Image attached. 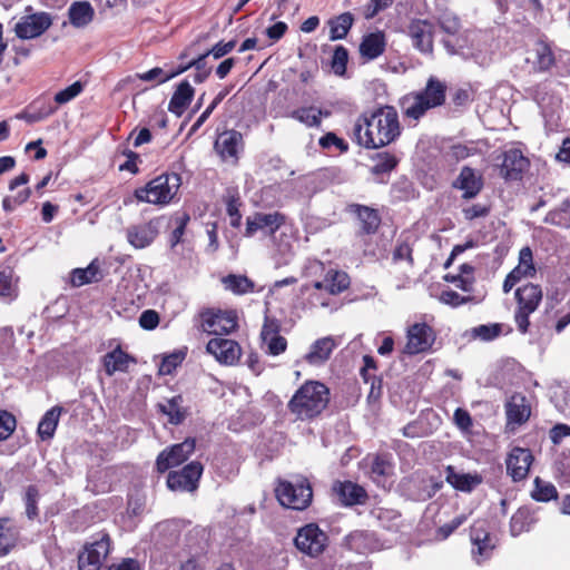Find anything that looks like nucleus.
<instances>
[{
	"mask_svg": "<svg viewBox=\"0 0 570 570\" xmlns=\"http://www.w3.org/2000/svg\"><path fill=\"white\" fill-rule=\"evenodd\" d=\"M330 390L318 381H306L291 397L287 409L296 420L306 421L318 416L328 405Z\"/></svg>",
	"mask_w": 570,
	"mask_h": 570,
	"instance_id": "obj_2",
	"label": "nucleus"
},
{
	"mask_svg": "<svg viewBox=\"0 0 570 570\" xmlns=\"http://www.w3.org/2000/svg\"><path fill=\"white\" fill-rule=\"evenodd\" d=\"M503 328L501 323L481 324L472 327L470 334L474 340L491 342L503 333Z\"/></svg>",
	"mask_w": 570,
	"mask_h": 570,
	"instance_id": "obj_43",
	"label": "nucleus"
},
{
	"mask_svg": "<svg viewBox=\"0 0 570 570\" xmlns=\"http://www.w3.org/2000/svg\"><path fill=\"white\" fill-rule=\"evenodd\" d=\"M207 56H209L208 52L199 56L197 59L191 60L187 66L180 67L176 71L163 77L161 79H159V82L160 83L166 82L167 80L174 78L175 76L180 75L181 72L186 71L190 67H195L196 70H210L209 68H206L205 59Z\"/></svg>",
	"mask_w": 570,
	"mask_h": 570,
	"instance_id": "obj_55",
	"label": "nucleus"
},
{
	"mask_svg": "<svg viewBox=\"0 0 570 570\" xmlns=\"http://www.w3.org/2000/svg\"><path fill=\"white\" fill-rule=\"evenodd\" d=\"M507 429L514 431L515 428L525 423L530 415L531 409L524 395L520 393L513 394L505 403Z\"/></svg>",
	"mask_w": 570,
	"mask_h": 570,
	"instance_id": "obj_20",
	"label": "nucleus"
},
{
	"mask_svg": "<svg viewBox=\"0 0 570 570\" xmlns=\"http://www.w3.org/2000/svg\"><path fill=\"white\" fill-rule=\"evenodd\" d=\"M194 96V88L187 80L181 81L170 98L168 110L176 116H181Z\"/></svg>",
	"mask_w": 570,
	"mask_h": 570,
	"instance_id": "obj_32",
	"label": "nucleus"
},
{
	"mask_svg": "<svg viewBox=\"0 0 570 570\" xmlns=\"http://www.w3.org/2000/svg\"><path fill=\"white\" fill-rule=\"evenodd\" d=\"M326 533L314 523L303 527L295 537L296 548L309 557L321 554L326 547Z\"/></svg>",
	"mask_w": 570,
	"mask_h": 570,
	"instance_id": "obj_11",
	"label": "nucleus"
},
{
	"mask_svg": "<svg viewBox=\"0 0 570 570\" xmlns=\"http://www.w3.org/2000/svg\"><path fill=\"white\" fill-rule=\"evenodd\" d=\"M236 46L235 40H230L228 42H218L216 43L210 50L207 52L209 55H213L215 59H219L224 57L225 55L229 53Z\"/></svg>",
	"mask_w": 570,
	"mask_h": 570,
	"instance_id": "obj_64",
	"label": "nucleus"
},
{
	"mask_svg": "<svg viewBox=\"0 0 570 570\" xmlns=\"http://www.w3.org/2000/svg\"><path fill=\"white\" fill-rule=\"evenodd\" d=\"M531 495L538 502H549L558 498V491L552 483L535 478Z\"/></svg>",
	"mask_w": 570,
	"mask_h": 570,
	"instance_id": "obj_45",
	"label": "nucleus"
},
{
	"mask_svg": "<svg viewBox=\"0 0 570 570\" xmlns=\"http://www.w3.org/2000/svg\"><path fill=\"white\" fill-rule=\"evenodd\" d=\"M18 537L14 522L9 518L0 519V556H6L14 546Z\"/></svg>",
	"mask_w": 570,
	"mask_h": 570,
	"instance_id": "obj_40",
	"label": "nucleus"
},
{
	"mask_svg": "<svg viewBox=\"0 0 570 570\" xmlns=\"http://www.w3.org/2000/svg\"><path fill=\"white\" fill-rule=\"evenodd\" d=\"M345 543L350 550L364 554L377 549V542L374 534L368 531H354L345 538Z\"/></svg>",
	"mask_w": 570,
	"mask_h": 570,
	"instance_id": "obj_33",
	"label": "nucleus"
},
{
	"mask_svg": "<svg viewBox=\"0 0 570 570\" xmlns=\"http://www.w3.org/2000/svg\"><path fill=\"white\" fill-rule=\"evenodd\" d=\"M30 196V189L23 188L22 190L17 191L16 195L7 196L2 200V208L4 212H12L16 209L18 205H21L22 203L27 202V199Z\"/></svg>",
	"mask_w": 570,
	"mask_h": 570,
	"instance_id": "obj_54",
	"label": "nucleus"
},
{
	"mask_svg": "<svg viewBox=\"0 0 570 570\" xmlns=\"http://www.w3.org/2000/svg\"><path fill=\"white\" fill-rule=\"evenodd\" d=\"M39 491L35 485H29L24 493L26 514L32 520L38 515L37 503L39 500Z\"/></svg>",
	"mask_w": 570,
	"mask_h": 570,
	"instance_id": "obj_51",
	"label": "nucleus"
},
{
	"mask_svg": "<svg viewBox=\"0 0 570 570\" xmlns=\"http://www.w3.org/2000/svg\"><path fill=\"white\" fill-rule=\"evenodd\" d=\"M261 337L266 352L269 355H279L286 351L287 341L279 335V325L277 321L267 318L262 327Z\"/></svg>",
	"mask_w": 570,
	"mask_h": 570,
	"instance_id": "obj_21",
	"label": "nucleus"
},
{
	"mask_svg": "<svg viewBox=\"0 0 570 570\" xmlns=\"http://www.w3.org/2000/svg\"><path fill=\"white\" fill-rule=\"evenodd\" d=\"M102 362L106 374L111 376L116 372H126L129 363L134 362V358L130 357L120 347H117L111 352L107 353L104 356Z\"/></svg>",
	"mask_w": 570,
	"mask_h": 570,
	"instance_id": "obj_34",
	"label": "nucleus"
},
{
	"mask_svg": "<svg viewBox=\"0 0 570 570\" xmlns=\"http://www.w3.org/2000/svg\"><path fill=\"white\" fill-rule=\"evenodd\" d=\"M453 186L463 191L464 198H473L482 189V175L478 170L464 166L453 183Z\"/></svg>",
	"mask_w": 570,
	"mask_h": 570,
	"instance_id": "obj_25",
	"label": "nucleus"
},
{
	"mask_svg": "<svg viewBox=\"0 0 570 570\" xmlns=\"http://www.w3.org/2000/svg\"><path fill=\"white\" fill-rule=\"evenodd\" d=\"M448 86L439 78L431 76L422 90L406 95L402 100L404 115L419 120L428 110L442 106L446 99Z\"/></svg>",
	"mask_w": 570,
	"mask_h": 570,
	"instance_id": "obj_3",
	"label": "nucleus"
},
{
	"mask_svg": "<svg viewBox=\"0 0 570 570\" xmlns=\"http://www.w3.org/2000/svg\"><path fill=\"white\" fill-rule=\"evenodd\" d=\"M158 234L157 224L150 220L142 225H134L127 229V240L135 248L149 246Z\"/></svg>",
	"mask_w": 570,
	"mask_h": 570,
	"instance_id": "obj_26",
	"label": "nucleus"
},
{
	"mask_svg": "<svg viewBox=\"0 0 570 570\" xmlns=\"http://www.w3.org/2000/svg\"><path fill=\"white\" fill-rule=\"evenodd\" d=\"M535 522L534 513L529 508H520L511 517L510 533L513 537H518L523 532L530 531Z\"/></svg>",
	"mask_w": 570,
	"mask_h": 570,
	"instance_id": "obj_36",
	"label": "nucleus"
},
{
	"mask_svg": "<svg viewBox=\"0 0 570 570\" xmlns=\"http://www.w3.org/2000/svg\"><path fill=\"white\" fill-rule=\"evenodd\" d=\"M393 261L394 262H406L409 266H412L413 258H412V248L407 243H401L396 246L393 253Z\"/></svg>",
	"mask_w": 570,
	"mask_h": 570,
	"instance_id": "obj_60",
	"label": "nucleus"
},
{
	"mask_svg": "<svg viewBox=\"0 0 570 570\" xmlns=\"http://www.w3.org/2000/svg\"><path fill=\"white\" fill-rule=\"evenodd\" d=\"M70 23L76 28L88 26L95 17V9L88 1H75L68 8Z\"/></svg>",
	"mask_w": 570,
	"mask_h": 570,
	"instance_id": "obj_30",
	"label": "nucleus"
},
{
	"mask_svg": "<svg viewBox=\"0 0 570 570\" xmlns=\"http://www.w3.org/2000/svg\"><path fill=\"white\" fill-rule=\"evenodd\" d=\"M535 71L543 72L549 70L554 63V57L551 49L543 43H539L533 53V58H528Z\"/></svg>",
	"mask_w": 570,
	"mask_h": 570,
	"instance_id": "obj_42",
	"label": "nucleus"
},
{
	"mask_svg": "<svg viewBox=\"0 0 570 570\" xmlns=\"http://www.w3.org/2000/svg\"><path fill=\"white\" fill-rule=\"evenodd\" d=\"M445 480L454 489L462 492H471L482 483V478L478 473H459L451 465L445 470Z\"/></svg>",
	"mask_w": 570,
	"mask_h": 570,
	"instance_id": "obj_29",
	"label": "nucleus"
},
{
	"mask_svg": "<svg viewBox=\"0 0 570 570\" xmlns=\"http://www.w3.org/2000/svg\"><path fill=\"white\" fill-rule=\"evenodd\" d=\"M320 145L323 148H331L332 146H335L341 151L347 150L346 142L343 139L338 138L334 132H327L326 135L321 137Z\"/></svg>",
	"mask_w": 570,
	"mask_h": 570,
	"instance_id": "obj_61",
	"label": "nucleus"
},
{
	"mask_svg": "<svg viewBox=\"0 0 570 570\" xmlns=\"http://www.w3.org/2000/svg\"><path fill=\"white\" fill-rule=\"evenodd\" d=\"M409 36L413 46L423 53L433 50V26L426 20H414L409 26Z\"/></svg>",
	"mask_w": 570,
	"mask_h": 570,
	"instance_id": "obj_22",
	"label": "nucleus"
},
{
	"mask_svg": "<svg viewBox=\"0 0 570 570\" xmlns=\"http://www.w3.org/2000/svg\"><path fill=\"white\" fill-rule=\"evenodd\" d=\"M159 323V315L153 309H146L140 314L139 324L145 330H154Z\"/></svg>",
	"mask_w": 570,
	"mask_h": 570,
	"instance_id": "obj_62",
	"label": "nucleus"
},
{
	"mask_svg": "<svg viewBox=\"0 0 570 570\" xmlns=\"http://www.w3.org/2000/svg\"><path fill=\"white\" fill-rule=\"evenodd\" d=\"M354 22V17L351 12H344L328 21L330 24V39L335 41L344 39Z\"/></svg>",
	"mask_w": 570,
	"mask_h": 570,
	"instance_id": "obj_41",
	"label": "nucleus"
},
{
	"mask_svg": "<svg viewBox=\"0 0 570 570\" xmlns=\"http://www.w3.org/2000/svg\"><path fill=\"white\" fill-rule=\"evenodd\" d=\"M347 60V50L343 46L336 47L331 61V68L336 76H343L345 73Z\"/></svg>",
	"mask_w": 570,
	"mask_h": 570,
	"instance_id": "obj_50",
	"label": "nucleus"
},
{
	"mask_svg": "<svg viewBox=\"0 0 570 570\" xmlns=\"http://www.w3.org/2000/svg\"><path fill=\"white\" fill-rule=\"evenodd\" d=\"M385 37L381 31L372 32L363 37L360 45V53L367 60L380 57L385 50Z\"/></svg>",
	"mask_w": 570,
	"mask_h": 570,
	"instance_id": "obj_31",
	"label": "nucleus"
},
{
	"mask_svg": "<svg viewBox=\"0 0 570 570\" xmlns=\"http://www.w3.org/2000/svg\"><path fill=\"white\" fill-rule=\"evenodd\" d=\"M333 492L344 505L362 504L366 499V491L352 481L335 482Z\"/></svg>",
	"mask_w": 570,
	"mask_h": 570,
	"instance_id": "obj_27",
	"label": "nucleus"
},
{
	"mask_svg": "<svg viewBox=\"0 0 570 570\" xmlns=\"http://www.w3.org/2000/svg\"><path fill=\"white\" fill-rule=\"evenodd\" d=\"M204 468L200 462L193 461L179 471H171L167 478V485L173 491L193 492L198 488Z\"/></svg>",
	"mask_w": 570,
	"mask_h": 570,
	"instance_id": "obj_9",
	"label": "nucleus"
},
{
	"mask_svg": "<svg viewBox=\"0 0 570 570\" xmlns=\"http://www.w3.org/2000/svg\"><path fill=\"white\" fill-rule=\"evenodd\" d=\"M401 134L399 115L394 107L384 106L362 115L354 126V136L358 145L376 149L393 142Z\"/></svg>",
	"mask_w": 570,
	"mask_h": 570,
	"instance_id": "obj_1",
	"label": "nucleus"
},
{
	"mask_svg": "<svg viewBox=\"0 0 570 570\" xmlns=\"http://www.w3.org/2000/svg\"><path fill=\"white\" fill-rule=\"evenodd\" d=\"M440 301L446 305L456 307L469 301V297H463L452 289L443 291L440 295Z\"/></svg>",
	"mask_w": 570,
	"mask_h": 570,
	"instance_id": "obj_58",
	"label": "nucleus"
},
{
	"mask_svg": "<svg viewBox=\"0 0 570 570\" xmlns=\"http://www.w3.org/2000/svg\"><path fill=\"white\" fill-rule=\"evenodd\" d=\"M358 228L361 234H373L376 232L381 224L380 216H357Z\"/></svg>",
	"mask_w": 570,
	"mask_h": 570,
	"instance_id": "obj_57",
	"label": "nucleus"
},
{
	"mask_svg": "<svg viewBox=\"0 0 570 570\" xmlns=\"http://www.w3.org/2000/svg\"><path fill=\"white\" fill-rule=\"evenodd\" d=\"M52 24L51 16L47 12L26 14L14 26V32L22 40L33 39L45 33Z\"/></svg>",
	"mask_w": 570,
	"mask_h": 570,
	"instance_id": "obj_12",
	"label": "nucleus"
},
{
	"mask_svg": "<svg viewBox=\"0 0 570 570\" xmlns=\"http://www.w3.org/2000/svg\"><path fill=\"white\" fill-rule=\"evenodd\" d=\"M227 214H238L240 207L239 194L236 189H227L224 197Z\"/></svg>",
	"mask_w": 570,
	"mask_h": 570,
	"instance_id": "obj_59",
	"label": "nucleus"
},
{
	"mask_svg": "<svg viewBox=\"0 0 570 570\" xmlns=\"http://www.w3.org/2000/svg\"><path fill=\"white\" fill-rule=\"evenodd\" d=\"M0 296L8 301H12L18 296L17 284L11 269L0 272Z\"/></svg>",
	"mask_w": 570,
	"mask_h": 570,
	"instance_id": "obj_46",
	"label": "nucleus"
},
{
	"mask_svg": "<svg viewBox=\"0 0 570 570\" xmlns=\"http://www.w3.org/2000/svg\"><path fill=\"white\" fill-rule=\"evenodd\" d=\"M397 165V159L395 156L389 153L377 154L374 158V165L372 167V173L375 175H381L385 173H390Z\"/></svg>",
	"mask_w": 570,
	"mask_h": 570,
	"instance_id": "obj_48",
	"label": "nucleus"
},
{
	"mask_svg": "<svg viewBox=\"0 0 570 570\" xmlns=\"http://www.w3.org/2000/svg\"><path fill=\"white\" fill-rule=\"evenodd\" d=\"M83 86L80 81H76L67 88L55 95V101L58 105H65L81 94Z\"/></svg>",
	"mask_w": 570,
	"mask_h": 570,
	"instance_id": "obj_52",
	"label": "nucleus"
},
{
	"mask_svg": "<svg viewBox=\"0 0 570 570\" xmlns=\"http://www.w3.org/2000/svg\"><path fill=\"white\" fill-rule=\"evenodd\" d=\"M392 465L385 455H375L371 463V476L375 482L391 473Z\"/></svg>",
	"mask_w": 570,
	"mask_h": 570,
	"instance_id": "obj_49",
	"label": "nucleus"
},
{
	"mask_svg": "<svg viewBox=\"0 0 570 570\" xmlns=\"http://www.w3.org/2000/svg\"><path fill=\"white\" fill-rule=\"evenodd\" d=\"M181 395H175L157 404L158 411L168 417L173 425L181 424L187 417V407Z\"/></svg>",
	"mask_w": 570,
	"mask_h": 570,
	"instance_id": "obj_28",
	"label": "nucleus"
},
{
	"mask_svg": "<svg viewBox=\"0 0 570 570\" xmlns=\"http://www.w3.org/2000/svg\"><path fill=\"white\" fill-rule=\"evenodd\" d=\"M244 141L239 131L229 129L219 134L215 140L214 149L223 160H238V154L243 149Z\"/></svg>",
	"mask_w": 570,
	"mask_h": 570,
	"instance_id": "obj_18",
	"label": "nucleus"
},
{
	"mask_svg": "<svg viewBox=\"0 0 570 570\" xmlns=\"http://www.w3.org/2000/svg\"><path fill=\"white\" fill-rule=\"evenodd\" d=\"M62 411L61 406L56 405L43 414L38 424V434L42 441L52 439Z\"/></svg>",
	"mask_w": 570,
	"mask_h": 570,
	"instance_id": "obj_37",
	"label": "nucleus"
},
{
	"mask_svg": "<svg viewBox=\"0 0 570 570\" xmlns=\"http://www.w3.org/2000/svg\"><path fill=\"white\" fill-rule=\"evenodd\" d=\"M188 220H189V216H181L176 222V227L173 230L170 238H169L171 255H178L179 254L178 246L180 244L184 246L186 243V240L183 238V235L185 233V228H186Z\"/></svg>",
	"mask_w": 570,
	"mask_h": 570,
	"instance_id": "obj_47",
	"label": "nucleus"
},
{
	"mask_svg": "<svg viewBox=\"0 0 570 570\" xmlns=\"http://www.w3.org/2000/svg\"><path fill=\"white\" fill-rule=\"evenodd\" d=\"M518 308L514 313V321L518 330L525 334L530 321L529 316L537 311L542 301V289L537 284H525L515 291Z\"/></svg>",
	"mask_w": 570,
	"mask_h": 570,
	"instance_id": "obj_6",
	"label": "nucleus"
},
{
	"mask_svg": "<svg viewBox=\"0 0 570 570\" xmlns=\"http://www.w3.org/2000/svg\"><path fill=\"white\" fill-rule=\"evenodd\" d=\"M440 26L442 30L449 35L458 33L461 27L459 18L449 12L440 17Z\"/></svg>",
	"mask_w": 570,
	"mask_h": 570,
	"instance_id": "obj_56",
	"label": "nucleus"
},
{
	"mask_svg": "<svg viewBox=\"0 0 570 570\" xmlns=\"http://www.w3.org/2000/svg\"><path fill=\"white\" fill-rule=\"evenodd\" d=\"M470 538L472 542V559L478 564H482L492 556L494 543L490 533L483 528V524H474L471 528Z\"/></svg>",
	"mask_w": 570,
	"mask_h": 570,
	"instance_id": "obj_19",
	"label": "nucleus"
},
{
	"mask_svg": "<svg viewBox=\"0 0 570 570\" xmlns=\"http://www.w3.org/2000/svg\"><path fill=\"white\" fill-rule=\"evenodd\" d=\"M406 343L403 354L416 355L429 352L436 338L434 330L424 322H415L406 327Z\"/></svg>",
	"mask_w": 570,
	"mask_h": 570,
	"instance_id": "obj_7",
	"label": "nucleus"
},
{
	"mask_svg": "<svg viewBox=\"0 0 570 570\" xmlns=\"http://www.w3.org/2000/svg\"><path fill=\"white\" fill-rule=\"evenodd\" d=\"M570 436V425L558 423L550 430V440L553 444H560L562 440Z\"/></svg>",
	"mask_w": 570,
	"mask_h": 570,
	"instance_id": "obj_63",
	"label": "nucleus"
},
{
	"mask_svg": "<svg viewBox=\"0 0 570 570\" xmlns=\"http://www.w3.org/2000/svg\"><path fill=\"white\" fill-rule=\"evenodd\" d=\"M337 343L334 337L325 336L316 340L305 354L304 360L313 366L324 365L331 357Z\"/></svg>",
	"mask_w": 570,
	"mask_h": 570,
	"instance_id": "obj_24",
	"label": "nucleus"
},
{
	"mask_svg": "<svg viewBox=\"0 0 570 570\" xmlns=\"http://www.w3.org/2000/svg\"><path fill=\"white\" fill-rule=\"evenodd\" d=\"M16 419L7 411H0V441L7 440L16 429Z\"/></svg>",
	"mask_w": 570,
	"mask_h": 570,
	"instance_id": "obj_53",
	"label": "nucleus"
},
{
	"mask_svg": "<svg viewBox=\"0 0 570 570\" xmlns=\"http://www.w3.org/2000/svg\"><path fill=\"white\" fill-rule=\"evenodd\" d=\"M223 284L226 289L237 295H243L254 289V283L243 275H227L223 278Z\"/></svg>",
	"mask_w": 570,
	"mask_h": 570,
	"instance_id": "obj_44",
	"label": "nucleus"
},
{
	"mask_svg": "<svg viewBox=\"0 0 570 570\" xmlns=\"http://www.w3.org/2000/svg\"><path fill=\"white\" fill-rule=\"evenodd\" d=\"M101 278L102 273L97 259H94L86 268H75L71 272V284L76 287H80L92 282H98Z\"/></svg>",
	"mask_w": 570,
	"mask_h": 570,
	"instance_id": "obj_38",
	"label": "nucleus"
},
{
	"mask_svg": "<svg viewBox=\"0 0 570 570\" xmlns=\"http://www.w3.org/2000/svg\"><path fill=\"white\" fill-rule=\"evenodd\" d=\"M284 218L285 216H248L245 235H273L284 224Z\"/></svg>",
	"mask_w": 570,
	"mask_h": 570,
	"instance_id": "obj_23",
	"label": "nucleus"
},
{
	"mask_svg": "<svg viewBox=\"0 0 570 570\" xmlns=\"http://www.w3.org/2000/svg\"><path fill=\"white\" fill-rule=\"evenodd\" d=\"M530 160L519 149H509L502 154V163L500 164V175L505 180L518 181L528 171Z\"/></svg>",
	"mask_w": 570,
	"mask_h": 570,
	"instance_id": "obj_15",
	"label": "nucleus"
},
{
	"mask_svg": "<svg viewBox=\"0 0 570 570\" xmlns=\"http://www.w3.org/2000/svg\"><path fill=\"white\" fill-rule=\"evenodd\" d=\"M350 286V276L343 271L330 269L323 281L313 284L314 293L309 294L311 306L327 307L330 304L322 298L321 291H326L331 295L344 292Z\"/></svg>",
	"mask_w": 570,
	"mask_h": 570,
	"instance_id": "obj_8",
	"label": "nucleus"
},
{
	"mask_svg": "<svg viewBox=\"0 0 570 570\" xmlns=\"http://www.w3.org/2000/svg\"><path fill=\"white\" fill-rule=\"evenodd\" d=\"M537 269L533 264V254L530 247L525 246L521 248L519 253V263L518 265L510 272L511 275L519 281L522 278H531L535 275Z\"/></svg>",
	"mask_w": 570,
	"mask_h": 570,
	"instance_id": "obj_39",
	"label": "nucleus"
},
{
	"mask_svg": "<svg viewBox=\"0 0 570 570\" xmlns=\"http://www.w3.org/2000/svg\"><path fill=\"white\" fill-rule=\"evenodd\" d=\"M206 351L220 364L234 365L238 362L242 351L236 341L225 337H214L208 341Z\"/></svg>",
	"mask_w": 570,
	"mask_h": 570,
	"instance_id": "obj_17",
	"label": "nucleus"
},
{
	"mask_svg": "<svg viewBox=\"0 0 570 570\" xmlns=\"http://www.w3.org/2000/svg\"><path fill=\"white\" fill-rule=\"evenodd\" d=\"M275 492L279 503L293 510L306 509L313 497L308 481L303 478L295 481H279Z\"/></svg>",
	"mask_w": 570,
	"mask_h": 570,
	"instance_id": "obj_5",
	"label": "nucleus"
},
{
	"mask_svg": "<svg viewBox=\"0 0 570 570\" xmlns=\"http://www.w3.org/2000/svg\"><path fill=\"white\" fill-rule=\"evenodd\" d=\"M109 550L110 538L107 533H101L99 539L87 544L85 551L79 554V570H100Z\"/></svg>",
	"mask_w": 570,
	"mask_h": 570,
	"instance_id": "obj_10",
	"label": "nucleus"
},
{
	"mask_svg": "<svg viewBox=\"0 0 570 570\" xmlns=\"http://www.w3.org/2000/svg\"><path fill=\"white\" fill-rule=\"evenodd\" d=\"M533 463V455L529 449L515 446L511 449L507 459V473L514 482L527 479L530 466Z\"/></svg>",
	"mask_w": 570,
	"mask_h": 570,
	"instance_id": "obj_16",
	"label": "nucleus"
},
{
	"mask_svg": "<svg viewBox=\"0 0 570 570\" xmlns=\"http://www.w3.org/2000/svg\"><path fill=\"white\" fill-rule=\"evenodd\" d=\"M289 116L307 127H320L322 117H328L330 111L315 106H308L293 110Z\"/></svg>",
	"mask_w": 570,
	"mask_h": 570,
	"instance_id": "obj_35",
	"label": "nucleus"
},
{
	"mask_svg": "<svg viewBox=\"0 0 570 570\" xmlns=\"http://www.w3.org/2000/svg\"><path fill=\"white\" fill-rule=\"evenodd\" d=\"M202 320L203 330L216 337L229 334L237 327V316L233 311L208 312L202 315Z\"/></svg>",
	"mask_w": 570,
	"mask_h": 570,
	"instance_id": "obj_14",
	"label": "nucleus"
},
{
	"mask_svg": "<svg viewBox=\"0 0 570 570\" xmlns=\"http://www.w3.org/2000/svg\"><path fill=\"white\" fill-rule=\"evenodd\" d=\"M181 178L177 174L160 175L150 180L144 188L136 190L138 200L150 204H168L177 194Z\"/></svg>",
	"mask_w": 570,
	"mask_h": 570,
	"instance_id": "obj_4",
	"label": "nucleus"
},
{
	"mask_svg": "<svg viewBox=\"0 0 570 570\" xmlns=\"http://www.w3.org/2000/svg\"><path fill=\"white\" fill-rule=\"evenodd\" d=\"M195 448V439H186L184 442L161 451L156 460L157 470L165 472L173 466L181 464L194 453Z\"/></svg>",
	"mask_w": 570,
	"mask_h": 570,
	"instance_id": "obj_13",
	"label": "nucleus"
}]
</instances>
